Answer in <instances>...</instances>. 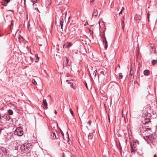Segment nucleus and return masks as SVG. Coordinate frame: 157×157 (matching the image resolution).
Instances as JSON below:
<instances>
[{"label":"nucleus","mask_w":157,"mask_h":157,"mask_svg":"<svg viewBox=\"0 0 157 157\" xmlns=\"http://www.w3.org/2000/svg\"><path fill=\"white\" fill-rule=\"evenodd\" d=\"M31 144L30 143H25L22 144L21 147V152L22 153L27 151L31 147Z\"/></svg>","instance_id":"f257e3e1"},{"label":"nucleus","mask_w":157,"mask_h":157,"mask_svg":"<svg viewBox=\"0 0 157 157\" xmlns=\"http://www.w3.org/2000/svg\"><path fill=\"white\" fill-rule=\"evenodd\" d=\"M23 134V131L20 127H18L16 128L14 132L15 135L18 136H21Z\"/></svg>","instance_id":"f03ea898"},{"label":"nucleus","mask_w":157,"mask_h":157,"mask_svg":"<svg viewBox=\"0 0 157 157\" xmlns=\"http://www.w3.org/2000/svg\"><path fill=\"white\" fill-rule=\"evenodd\" d=\"M144 139L145 140L148 141H151V142H152L154 141L155 139V136L151 134L149 136H147L145 137H144Z\"/></svg>","instance_id":"7ed1b4c3"},{"label":"nucleus","mask_w":157,"mask_h":157,"mask_svg":"<svg viewBox=\"0 0 157 157\" xmlns=\"http://www.w3.org/2000/svg\"><path fill=\"white\" fill-rule=\"evenodd\" d=\"M92 68H91L90 71H89V73L91 77V74L92 76L95 77L97 75V71L96 70H95L93 71Z\"/></svg>","instance_id":"20e7f679"},{"label":"nucleus","mask_w":157,"mask_h":157,"mask_svg":"<svg viewBox=\"0 0 157 157\" xmlns=\"http://www.w3.org/2000/svg\"><path fill=\"white\" fill-rule=\"evenodd\" d=\"M13 135L12 133L9 132L6 134V138L8 140L11 139V138L13 137Z\"/></svg>","instance_id":"39448f33"},{"label":"nucleus","mask_w":157,"mask_h":157,"mask_svg":"<svg viewBox=\"0 0 157 157\" xmlns=\"http://www.w3.org/2000/svg\"><path fill=\"white\" fill-rule=\"evenodd\" d=\"M103 44L105 45V48H107V42L106 40V39L105 36H103Z\"/></svg>","instance_id":"423d86ee"},{"label":"nucleus","mask_w":157,"mask_h":157,"mask_svg":"<svg viewBox=\"0 0 157 157\" xmlns=\"http://www.w3.org/2000/svg\"><path fill=\"white\" fill-rule=\"evenodd\" d=\"M43 105L44 106V108L47 109L48 108V104L46 99H44L43 100Z\"/></svg>","instance_id":"0eeeda50"},{"label":"nucleus","mask_w":157,"mask_h":157,"mask_svg":"<svg viewBox=\"0 0 157 157\" xmlns=\"http://www.w3.org/2000/svg\"><path fill=\"white\" fill-rule=\"evenodd\" d=\"M2 117L8 121L10 119V117L7 114H5L2 116Z\"/></svg>","instance_id":"6e6552de"},{"label":"nucleus","mask_w":157,"mask_h":157,"mask_svg":"<svg viewBox=\"0 0 157 157\" xmlns=\"http://www.w3.org/2000/svg\"><path fill=\"white\" fill-rule=\"evenodd\" d=\"M64 65L70 66V63L68 59H64L63 62Z\"/></svg>","instance_id":"1a4fd4ad"},{"label":"nucleus","mask_w":157,"mask_h":157,"mask_svg":"<svg viewBox=\"0 0 157 157\" xmlns=\"http://www.w3.org/2000/svg\"><path fill=\"white\" fill-rule=\"evenodd\" d=\"M51 137L52 139H55L56 138H57L56 137V133L54 132H52V133L51 134Z\"/></svg>","instance_id":"9d476101"},{"label":"nucleus","mask_w":157,"mask_h":157,"mask_svg":"<svg viewBox=\"0 0 157 157\" xmlns=\"http://www.w3.org/2000/svg\"><path fill=\"white\" fill-rule=\"evenodd\" d=\"M72 45V43L71 42H67L66 43V48H69Z\"/></svg>","instance_id":"9b49d317"},{"label":"nucleus","mask_w":157,"mask_h":157,"mask_svg":"<svg viewBox=\"0 0 157 157\" xmlns=\"http://www.w3.org/2000/svg\"><path fill=\"white\" fill-rule=\"evenodd\" d=\"M63 18H61L60 19V25L61 27V29H63Z\"/></svg>","instance_id":"f8f14e48"},{"label":"nucleus","mask_w":157,"mask_h":157,"mask_svg":"<svg viewBox=\"0 0 157 157\" xmlns=\"http://www.w3.org/2000/svg\"><path fill=\"white\" fill-rule=\"evenodd\" d=\"M93 135L92 133H90L88 135V138L89 139V141H91L93 139Z\"/></svg>","instance_id":"ddd939ff"},{"label":"nucleus","mask_w":157,"mask_h":157,"mask_svg":"<svg viewBox=\"0 0 157 157\" xmlns=\"http://www.w3.org/2000/svg\"><path fill=\"white\" fill-rule=\"evenodd\" d=\"M98 11L97 10H94L92 14L93 16L96 17L98 15Z\"/></svg>","instance_id":"4468645a"},{"label":"nucleus","mask_w":157,"mask_h":157,"mask_svg":"<svg viewBox=\"0 0 157 157\" xmlns=\"http://www.w3.org/2000/svg\"><path fill=\"white\" fill-rule=\"evenodd\" d=\"M150 48H151V52H155V47L153 44H151V45L150 47Z\"/></svg>","instance_id":"2eb2a0df"},{"label":"nucleus","mask_w":157,"mask_h":157,"mask_svg":"<svg viewBox=\"0 0 157 157\" xmlns=\"http://www.w3.org/2000/svg\"><path fill=\"white\" fill-rule=\"evenodd\" d=\"M2 151L3 153H4L6 155H8L7 151L6 148H2Z\"/></svg>","instance_id":"dca6fc26"},{"label":"nucleus","mask_w":157,"mask_h":157,"mask_svg":"<svg viewBox=\"0 0 157 157\" xmlns=\"http://www.w3.org/2000/svg\"><path fill=\"white\" fill-rule=\"evenodd\" d=\"M149 71L148 70H145L144 71V74L146 76L148 75L149 74Z\"/></svg>","instance_id":"f3484780"},{"label":"nucleus","mask_w":157,"mask_h":157,"mask_svg":"<svg viewBox=\"0 0 157 157\" xmlns=\"http://www.w3.org/2000/svg\"><path fill=\"white\" fill-rule=\"evenodd\" d=\"M131 150L132 153V154H134L135 153L136 150L135 148H133V146L131 144Z\"/></svg>","instance_id":"a211bd4d"},{"label":"nucleus","mask_w":157,"mask_h":157,"mask_svg":"<svg viewBox=\"0 0 157 157\" xmlns=\"http://www.w3.org/2000/svg\"><path fill=\"white\" fill-rule=\"evenodd\" d=\"M141 16L140 15L136 14L135 17V18L136 19L140 20L141 19Z\"/></svg>","instance_id":"6ab92c4d"},{"label":"nucleus","mask_w":157,"mask_h":157,"mask_svg":"<svg viewBox=\"0 0 157 157\" xmlns=\"http://www.w3.org/2000/svg\"><path fill=\"white\" fill-rule=\"evenodd\" d=\"M8 113L9 115H12L13 114V112L11 109H10L8 110Z\"/></svg>","instance_id":"aec40b11"},{"label":"nucleus","mask_w":157,"mask_h":157,"mask_svg":"<svg viewBox=\"0 0 157 157\" xmlns=\"http://www.w3.org/2000/svg\"><path fill=\"white\" fill-rule=\"evenodd\" d=\"M136 56L137 57V59H139L141 58V56L139 52L136 53Z\"/></svg>","instance_id":"412c9836"},{"label":"nucleus","mask_w":157,"mask_h":157,"mask_svg":"<svg viewBox=\"0 0 157 157\" xmlns=\"http://www.w3.org/2000/svg\"><path fill=\"white\" fill-rule=\"evenodd\" d=\"M8 3L6 2H5V1H3L2 2V5L5 6H6L7 5Z\"/></svg>","instance_id":"4be33fe9"},{"label":"nucleus","mask_w":157,"mask_h":157,"mask_svg":"<svg viewBox=\"0 0 157 157\" xmlns=\"http://www.w3.org/2000/svg\"><path fill=\"white\" fill-rule=\"evenodd\" d=\"M157 63V59H153L152 61V64L154 65Z\"/></svg>","instance_id":"5701e85b"},{"label":"nucleus","mask_w":157,"mask_h":157,"mask_svg":"<svg viewBox=\"0 0 157 157\" xmlns=\"http://www.w3.org/2000/svg\"><path fill=\"white\" fill-rule=\"evenodd\" d=\"M130 76L129 78V80L131 81H133V78H134V75H130Z\"/></svg>","instance_id":"b1692460"},{"label":"nucleus","mask_w":157,"mask_h":157,"mask_svg":"<svg viewBox=\"0 0 157 157\" xmlns=\"http://www.w3.org/2000/svg\"><path fill=\"white\" fill-rule=\"evenodd\" d=\"M130 70H132V71H134V65H133L132 64H131V67Z\"/></svg>","instance_id":"393cba45"},{"label":"nucleus","mask_w":157,"mask_h":157,"mask_svg":"<svg viewBox=\"0 0 157 157\" xmlns=\"http://www.w3.org/2000/svg\"><path fill=\"white\" fill-rule=\"evenodd\" d=\"M32 82L33 84L34 85H37V82L34 79H33L32 80Z\"/></svg>","instance_id":"a878e982"},{"label":"nucleus","mask_w":157,"mask_h":157,"mask_svg":"<svg viewBox=\"0 0 157 157\" xmlns=\"http://www.w3.org/2000/svg\"><path fill=\"white\" fill-rule=\"evenodd\" d=\"M134 71H132V70H130L129 73L130 75H133Z\"/></svg>","instance_id":"bb28decb"},{"label":"nucleus","mask_w":157,"mask_h":157,"mask_svg":"<svg viewBox=\"0 0 157 157\" xmlns=\"http://www.w3.org/2000/svg\"><path fill=\"white\" fill-rule=\"evenodd\" d=\"M121 25H122V27L123 28V29H124V21L123 20L122 21Z\"/></svg>","instance_id":"cd10ccee"},{"label":"nucleus","mask_w":157,"mask_h":157,"mask_svg":"<svg viewBox=\"0 0 157 157\" xmlns=\"http://www.w3.org/2000/svg\"><path fill=\"white\" fill-rule=\"evenodd\" d=\"M123 76L121 73H120L119 74V78L121 79L122 78Z\"/></svg>","instance_id":"c85d7f7f"},{"label":"nucleus","mask_w":157,"mask_h":157,"mask_svg":"<svg viewBox=\"0 0 157 157\" xmlns=\"http://www.w3.org/2000/svg\"><path fill=\"white\" fill-rule=\"evenodd\" d=\"M31 1L33 2V5L34 4L37 2V0H31Z\"/></svg>","instance_id":"c756f323"},{"label":"nucleus","mask_w":157,"mask_h":157,"mask_svg":"<svg viewBox=\"0 0 157 157\" xmlns=\"http://www.w3.org/2000/svg\"><path fill=\"white\" fill-rule=\"evenodd\" d=\"M70 111L71 112V114L72 115H73V112L72 111V110H71V108H70Z\"/></svg>","instance_id":"7c9ffc66"},{"label":"nucleus","mask_w":157,"mask_h":157,"mask_svg":"<svg viewBox=\"0 0 157 157\" xmlns=\"http://www.w3.org/2000/svg\"><path fill=\"white\" fill-rule=\"evenodd\" d=\"M4 1H5V2L8 3L10 1V0H4Z\"/></svg>","instance_id":"2f4dec72"},{"label":"nucleus","mask_w":157,"mask_h":157,"mask_svg":"<svg viewBox=\"0 0 157 157\" xmlns=\"http://www.w3.org/2000/svg\"><path fill=\"white\" fill-rule=\"evenodd\" d=\"M35 57H36V59H39L38 54H36L35 55Z\"/></svg>","instance_id":"473e14b6"},{"label":"nucleus","mask_w":157,"mask_h":157,"mask_svg":"<svg viewBox=\"0 0 157 157\" xmlns=\"http://www.w3.org/2000/svg\"><path fill=\"white\" fill-rule=\"evenodd\" d=\"M91 121H88V123L89 124L90 126L91 125Z\"/></svg>","instance_id":"72a5a7b5"},{"label":"nucleus","mask_w":157,"mask_h":157,"mask_svg":"<svg viewBox=\"0 0 157 157\" xmlns=\"http://www.w3.org/2000/svg\"><path fill=\"white\" fill-rule=\"evenodd\" d=\"M65 47L66 48V43L63 45V48Z\"/></svg>","instance_id":"f704fd0d"},{"label":"nucleus","mask_w":157,"mask_h":157,"mask_svg":"<svg viewBox=\"0 0 157 157\" xmlns=\"http://www.w3.org/2000/svg\"><path fill=\"white\" fill-rule=\"evenodd\" d=\"M1 119H2V117H1V114H0V121L1 120Z\"/></svg>","instance_id":"c9c22d12"},{"label":"nucleus","mask_w":157,"mask_h":157,"mask_svg":"<svg viewBox=\"0 0 157 157\" xmlns=\"http://www.w3.org/2000/svg\"><path fill=\"white\" fill-rule=\"evenodd\" d=\"M85 86H86V88H87L88 87H87V83L86 82H85Z\"/></svg>","instance_id":"e433bc0d"},{"label":"nucleus","mask_w":157,"mask_h":157,"mask_svg":"<svg viewBox=\"0 0 157 157\" xmlns=\"http://www.w3.org/2000/svg\"><path fill=\"white\" fill-rule=\"evenodd\" d=\"M108 119H109V122H110V117H109V115H108Z\"/></svg>","instance_id":"4c0bfd02"},{"label":"nucleus","mask_w":157,"mask_h":157,"mask_svg":"<svg viewBox=\"0 0 157 157\" xmlns=\"http://www.w3.org/2000/svg\"><path fill=\"white\" fill-rule=\"evenodd\" d=\"M122 10H121V11H120V12L119 13V14H120L121 13H122Z\"/></svg>","instance_id":"58836bf2"},{"label":"nucleus","mask_w":157,"mask_h":157,"mask_svg":"<svg viewBox=\"0 0 157 157\" xmlns=\"http://www.w3.org/2000/svg\"><path fill=\"white\" fill-rule=\"evenodd\" d=\"M30 26V24H28V29H29V26Z\"/></svg>","instance_id":"ea45409f"},{"label":"nucleus","mask_w":157,"mask_h":157,"mask_svg":"<svg viewBox=\"0 0 157 157\" xmlns=\"http://www.w3.org/2000/svg\"><path fill=\"white\" fill-rule=\"evenodd\" d=\"M54 112H55V114H56V113H57V112H56V110H55V111H54Z\"/></svg>","instance_id":"a19ab883"},{"label":"nucleus","mask_w":157,"mask_h":157,"mask_svg":"<svg viewBox=\"0 0 157 157\" xmlns=\"http://www.w3.org/2000/svg\"><path fill=\"white\" fill-rule=\"evenodd\" d=\"M101 73L102 74H103V75H104V72H101Z\"/></svg>","instance_id":"79ce46f5"},{"label":"nucleus","mask_w":157,"mask_h":157,"mask_svg":"<svg viewBox=\"0 0 157 157\" xmlns=\"http://www.w3.org/2000/svg\"><path fill=\"white\" fill-rule=\"evenodd\" d=\"M150 14H149V13H147V16H150Z\"/></svg>","instance_id":"37998d69"},{"label":"nucleus","mask_w":157,"mask_h":157,"mask_svg":"<svg viewBox=\"0 0 157 157\" xmlns=\"http://www.w3.org/2000/svg\"><path fill=\"white\" fill-rule=\"evenodd\" d=\"M61 133L62 135V136H63V133L62 131L61 132Z\"/></svg>","instance_id":"c03bdc74"},{"label":"nucleus","mask_w":157,"mask_h":157,"mask_svg":"<svg viewBox=\"0 0 157 157\" xmlns=\"http://www.w3.org/2000/svg\"><path fill=\"white\" fill-rule=\"evenodd\" d=\"M147 17L148 19H149V16H147ZM148 21H149V19H148Z\"/></svg>","instance_id":"a18cd8bd"},{"label":"nucleus","mask_w":157,"mask_h":157,"mask_svg":"<svg viewBox=\"0 0 157 157\" xmlns=\"http://www.w3.org/2000/svg\"><path fill=\"white\" fill-rule=\"evenodd\" d=\"M154 157H157V156H156L155 155H154Z\"/></svg>","instance_id":"49530a36"},{"label":"nucleus","mask_w":157,"mask_h":157,"mask_svg":"<svg viewBox=\"0 0 157 157\" xmlns=\"http://www.w3.org/2000/svg\"><path fill=\"white\" fill-rule=\"evenodd\" d=\"M24 3L25 4V0H24Z\"/></svg>","instance_id":"de8ad7c7"},{"label":"nucleus","mask_w":157,"mask_h":157,"mask_svg":"<svg viewBox=\"0 0 157 157\" xmlns=\"http://www.w3.org/2000/svg\"><path fill=\"white\" fill-rule=\"evenodd\" d=\"M123 9H124V8L123 7H122L121 10H122Z\"/></svg>","instance_id":"09e8293b"},{"label":"nucleus","mask_w":157,"mask_h":157,"mask_svg":"<svg viewBox=\"0 0 157 157\" xmlns=\"http://www.w3.org/2000/svg\"><path fill=\"white\" fill-rule=\"evenodd\" d=\"M69 136L68 135V140H69Z\"/></svg>","instance_id":"8fccbe9b"},{"label":"nucleus","mask_w":157,"mask_h":157,"mask_svg":"<svg viewBox=\"0 0 157 157\" xmlns=\"http://www.w3.org/2000/svg\"><path fill=\"white\" fill-rule=\"evenodd\" d=\"M93 25H91L90 26H93Z\"/></svg>","instance_id":"3c124183"},{"label":"nucleus","mask_w":157,"mask_h":157,"mask_svg":"<svg viewBox=\"0 0 157 157\" xmlns=\"http://www.w3.org/2000/svg\"><path fill=\"white\" fill-rule=\"evenodd\" d=\"M26 48H27L28 49V46H27V47H26Z\"/></svg>","instance_id":"603ef678"},{"label":"nucleus","mask_w":157,"mask_h":157,"mask_svg":"<svg viewBox=\"0 0 157 157\" xmlns=\"http://www.w3.org/2000/svg\"><path fill=\"white\" fill-rule=\"evenodd\" d=\"M122 116H123V112H122Z\"/></svg>","instance_id":"864d4df0"},{"label":"nucleus","mask_w":157,"mask_h":157,"mask_svg":"<svg viewBox=\"0 0 157 157\" xmlns=\"http://www.w3.org/2000/svg\"><path fill=\"white\" fill-rule=\"evenodd\" d=\"M38 60L35 61V62H38Z\"/></svg>","instance_id":"5fc2aeb1"},{"label":"nucleus","mask_w":157,"mask_h":157,"mask_svg":"<svg viewBox=\"0 0 157 157\" xmlns=\"http://www.w3.org/2000/svg\"><path fill=\"white\" fill-rule=\"evenodd\" d=\"M31 59H33V58H31Z\"/></svg>","instance_id":"6e6d98bb"},{"label":"nucleus","mask_w":157,"mask_h":157,"mask_svg":"<svg viewBox=\"0 0 157 157\" xmlns=\"http://www.w3.org/2000/svg\"><path fill=\"white\" fill-rule=\"evenodd\" d=\"M30 60H33V59H30Z\"/></svg>","instance_id":"4d7b16f0"},{"label":"nucleus","mask_w":157,"mask_h":157,"mask_svg":"<svg viewBox=\"0 0 157 157\" xmlns=\"http://www.w3.org/2000/svg\"><path fill=\"white\" fill-rule=\"evenodd\" d=\"M100 21H99V24H100Z\"/></svg>","instance_id":"13d9d810"},{"label":"nucleus","mask_w":157,"mask_h":157,"mask_svg":"<svg viewBox=\"0 0 157 157\" xmlns=\"http://www.w3.org/2000/svg\"><path fill=\"white\" fill-rule=\"evenodd\" d=\"M1 131H0V132H1Z\"/></svg>","instance_id":"bf43d9fd"}]
</instances>
